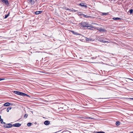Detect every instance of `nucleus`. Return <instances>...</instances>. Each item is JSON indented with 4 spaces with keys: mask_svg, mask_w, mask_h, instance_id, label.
<instances>
[{
    "mask_svg": "<svg viewBox=\"0 0 133 133\" xmlns=\"http://www.w3.org/2000/svg\"><path fill=\"white\" fill-rule=\"evenodd\" d=\"M39 14H41L43 12L42 11H38Z\"/></svg>",
    "mask_w": 133,
    "mask_h": 133,
    "instance_id": "obj_30",
    "label": "nucleus"
},
{
    "mask_svg": "<svg viewBox=\"0 0 133 133\" xmlns=\"http://www.w3.org/2000/svg\"><path fill=\"white\" fill-rule=\"evenodd\" d=\"M3 2L5 3L6 5L9 4V3L8 0H1Z\"/></svg>",
    "mask_w": 133,
    "mask_h": 133,
    "instance_id": "obj_8",
    "label": "nucleus"
},
{
    "mask_svg": "<svg viewBox=\"0 0 133 133\" xmlns=\"http://www.w3.org/2000/svg\"><path fill=\"white\" fill-rule=\"evenodd\" d=\"M77 10H75L73 8H72V9H70V12H75L77 11Z\"/></svg>",
    "mask_w": 133,
    "mask_h": 133,
    "instance_id": "obj_16",
    "label": "nucleus"
},
{
    "mask_svg": "<svg viewBox=\"0 0 133 133\" xmlns=\"http://www.w3.org/2000/svg\"><path fill=\"white\" fill-rule=\"evenodd\" d=\"M10 14V13H9L7 15H6L5 16V17L4 18V19H6L9 16Z\"/></svg>",
    "mask_w": 133,
    "mask_h": 133,
    "instance_id": "obj_18",
    "label": "nucleus"
},
{
    "mask_svg": "<svg viewBox=\"0 0 133 133\" xmlns=\"http://www.w3.org/2000/svg\"><path fill=\"white\" fill-rule=\"evenodd\" d=\"M12 103H9V102H6V103H5L4 104V106L6 107V106H9V105H12Z\"/></svg>",
    "mask_w": 133,
    "mask_h": 133,
    "instance_id": "obj_7",
    "label": "nucleus"
},
{
    "mask_svg": "<svg viewBox=\"0 0 133 133\" xmlns=\"http://www.w3.org/2000/svg\"><path fill=\"white\" fill-rule=\"evenodd\" d=\"M128 79L133 81V79H130V78H128Z\"/></svg>",
    "mask_w": 133,
    "mask_h": 133,
    "instance_id": "obj_36",
    "label": "nucleus"
},
{
    "mask_svg": "<svg viewBox=\"0 0 133 133\" xmlns=\"http://www.w3.org/2000/svg\"><path fill=\"white\" fill-rule=\"evenodd\" d=\"M2 119L1 118V116H0V121H1Z\"/></svg>",
    "mask_w": 133,
    "mask_h": 133,
    "instance_id": "obj_34",
    "label": "nucleus"
},
{
    "mask_svg": "<svg viewBox=\"0 0 133 133\" xmlns=\"http://www.w3.org/2000/svg\"><path fill=\"white\" fill-rule=\"evenodd\" d=\"M98 41L100 42L103 43L104 40L102 39H98Z\"/></svg>",
    "mask_w": 133,
    "mask_h": 133,
    "instance_id": "obj_25",
    "label": "nucleus"
},
{
    "mask_svg": "<svg viewBox=\"0 0 133 133\" xmlns=\"http://www.w3.org/2000/svg\"><path fill=\"white\" fill-rule=\"evenodd\" d=\"M99 31L100 32L102 31V32H105L106 31V30L105 29H102V28H100L99 30Z\"/></svg>",
    "mask_w": 133,
    "mask_h": 133,
    "instance_id": "obj_14",
    "label": "nucleus"
},
{
    "mask_svg": "<svg viewBox=\"0 0 133 133\" xmlns=\"http://www.w3.org/2000/svg\"><path fill=\"white\" fill-rule=\"evenodd\" d=\"M12 108V107H8L7 108L6 111L7 112H9V111L10 110H11Z\"/></svg>",
    "mask_w": 133,
    "mask_h": 133,
    "instance_id": "obj_19",
    "label": "nucleus"
},
{
    "mask_svg": "<svg viewBox=\"0 0 133 133\" xmlns=\"http://www.w3.org/2000/svg\"><path fill=\"white\" fill-rule=\"evenodd\" d=\"M81 16L83 17L84 18H91L92 17L90 16H88L87 15H85L83 14H80Z\"/></svg>",
    "mask_w": 133,
    "mask_h": 133,
    "instance_id": "obj_4",
    "label": "nucleus"
},
{
    "mask_svg": "<svg viewBox=\"0 0 133 133\" xmlns=\"http://www.w3.org/2000/svg\"><path fill=\"white\" fill-rule=\"evenodd\" d=\"M31 5H33L34 3V0H27Z\"/></svg>",
    "mask_w": 133,
    "mask_h": 133,
    "instance_id": "obj_10",
    "label": "nucleus"
},
{
    "mask_svg": "<svg viewBox=\"0 0 133 133\" xmlns=\"http://www.w3.org/2000/svg\"><path fill=\"white\" fill-rule=\"evenodd\" d=\"M13 126V124L10 123L7 124L3 125V127L5 128H10Z\"/></svg>",
    "mask_w": 133,
    "mask_h": 133,
    "instance_id": "obj_2",
    "label": "nucleus"
},
{
    "mask_svg": "<svg viewBox=\"0 0 133 133\" xmlns=\"http://www.w3.org/2000/svg\"><path fill=\"white\" fill-rule=\"evenodd\" d=\"M85 39L86 41L88 42H91L92 41H93V40L91 38H88L87 37H86V38H85Z\"/></svg>",
    "mask_w": 133,
    "mask_h": 133,
    "instance_id": "obj_11",
    "label": "nucleus"
},
{
    "mask_svg": "<svg viewBox=\"0 0 133 133\" xmlns=\"http://www.w3.org/2000/svg\"><path fill=\"white\" fill-rule=\"evenodd\" d=\"M88 28V29H90V30H92V29L93 28V27L92 26H90V27H89Z\"/></svg>",
    "mask_w": 133,
    "mask_h": 133,
    "instance_id": "obj_27",
    "label": "nucleus"
},
{
    "mask_svg": "<svg viewBox=\"0 0 133 133\" xmlns=\"http://www.w3.org/2000/svg\"><path fill=\"white\" fill-rule=\"evenodd\" d=\"M31 124L32 123H31L29 122L27 123V125L28 127H30L31 126Z\"/></svg>",
    "mask_w": 133,
    "mask_h": 133,
    "instance_id": "obj_21",
    "label": "nucleus"
},
{
    "mask_svg": "<svg viewBox=\"0 0 133 133\" xmlns=\"http://www.w3.org/2000/svg\"><path fill=\"white\" fill-rule=\"evenodd\" d=\"M26 96L29 97H30V96L29 95L25 93H23V96Z\"/></svg>",
    "mask_w": 133,
    "mask_h": 133,
    "instance_id": "obj_15",
    "label": "nucleus"
},
{
    "mask_svg": "<svg viewBox=\"0 0 133 133\" xmlns=\"http://www.w3.org/2000/svg\"><path fill=\"white\" fill-rule=\"evenodd\" d=\"M120 122L119 121H117L116 122V125L118 126L120 125Z\"/></svg>",
    "mask_w": 133,
    "mask_h": 133,
    "instance_id": "obj_17",
    "label": "nucleus"
},
{
    "mask_svg": "<svg viewBox=\"0 0 133 133\" xmlns=\"http://www.w3.org/2000/svg\"><path fill=\"white\" fill-rule=\"evenodd\" d=\"M13 92L15 93V94L19 95L21 96H23V92H21L20 91H14Z\"/></svg>",
    "mask_w": 133,
    "mask_h": 133,
    "instance_id": "obj_3",
    "label": "nucleus"
},
{
    "mask_svg": "<svg viewBox=\"0 0 133 133\" xmlns=\"http://www.w3.org/2000/svg\"><path fill=\"white\" fill-rule=\"evenodd\" d=\"M1 122V123L2 124H5V122H3V119H2L1 121H0Z\"/></svg>",
    "mask_w": 133,
    "mask_h": 133,
    "instance_id": "obj_22",
    "label": "nucleus"
},
{
    "mask_svg": "<svg viewBox=\"0 0 133 133\" xmlns=\"http://www.w3.org/2000/svg\"><path fill=\"white\" fill-rule=\"evenodd\" d=\"M89 118L91 119H93V118H92L91 117H89Z\"/></svg>",
    "mask_w": 133,
    "mask_h": 133,
    "instance_id": "obj_35",
    "label": "nucleus"
},
{
    "mask_svg": "<svg viewBox=\"0 0 133 133\" xmlns=\"http://www.w3.org/2000/svg\"><path fill=\"white\" fill-rule=\"evenodd\" d=\"M72 33L73 34H75V35H81V34H79V33H78L77 32H75L73 31H71Z\"/></svg>",
    "mask_w": 133,
    "mask_h": 133,
    "instance_id": "obj_12",
    "label": "nucleus"
},
{
    "mask_svg": "<svg viewBox=\"0 0 133 133\" xmlns=\"http://www.w3.org/2000/svg\"><path fill=\"white\" fill-rule=\"evenodd\" d=\"M78 14L79 15H81L80 14H81V12H79L78 13Z\"/></svg>",
    "mask_w": 133,
    "mask_h": 133,
    "instance_id": "obj_33",
    "label": "nucleus"
},
{
    "mask_svg": "<svg viewBox=\"0 0 133 133\" xmlns=\"http://www.w3.org/2000/svg\"><path fill=\"white\" fill-rule=\"evenodd\" d=\"M81 24L83 27H86L88 28L92 26L91 25H89L90 24H89L85 22H82L81 23Z\"/></svg>",
    "mask_w": 133,
    "mask_h": 133,
    "instance_id": "obj_1",
    "label": "nucleus"
},
{
    "mask_svg": "<svg viewBox=\"0 0 133 133\" xmlns=\"http://www.w3.org/2000/svg\"><path fill=\"white\" fill-rule=\"evenodd\" d=\"M109 42H108V41H104V40L103 43H108Z\"/></svg>",
    "mask_w": 133,
    "mask_h": 133,
    "instance_id": "obj_31",
    "label": "nucleus"
},
{
    "mask_svg": "<svg viewBox=\"0 0 133 133\" xmlns=\"http://www.w3.org/2000/svg\"><path fill=\"white\" fill-rule=\"evenodd\" d=\"M104 98H98V99H104Z\"/></svg>",
    "mask_w": 133,
    "mask_h": 133,
    "instance_id": "obj_38",
    "label": "nucleus"
},
{
    "mask_svg": "<svg viewBox=\"0 0 133 133\" xmlns=\"http://www.w3.org/2000/svg\"><path fill=\"white\" fill-rule=\"evenodd\" d=\"M50 122L49 121L46 120L44 122V124L46 125H48L50 124Z\"/></svg>",
    "mask_w": 133,
    "mask_h": 133,
    "instance_id": "obj_9",
    "label": "nucleus"
},
{
    "mask_svg": "<svg viewBox=\"0 0 133 133\" xmlns=\"http://www.w3.org/2000/svg\"><path fill=\"white\" fill-rule=\"evenodd\" d=\"M133 10L132 9H131L129 10V13L130 14H131L132 13Z\"/></svg>",
    "mask_w": 133,
    "mask_h": 133,
    "instance_id": "obj_23",
    "label": "nucleus"
},
{
    "mask_svg": "<svg viewBox=\"0 0 133 133\" xmlns=\"http://www.w3.org/2000/svg\"><path fill=\"white\" fill-rule=\"evenodd\" d=\"M71 9H69L68 8H65V10H69V11H70Z\"/></svg>",
    "mask_w": 133,
    "mask_h": 133,
    "instance_id": "obj_29",
    "label": "nucleus"
},
{
    "mask_svg": "<svg viewBox=\"0 0 133 133\" xmlns=\"http://www.w3.org/2000/svg\"><path fill=\"white\" fill-rule=\"evenodd\" d=\"M4 79L0 78V81H1Z\"/></svg>",
    "mask_w": 133,
    "mask_h": 133,
    "instance_id": "obj_32",
    "label": "nucleus"
},
{
    "mask_svg": "<svg viewBox=\"0 0 133 133\" xmlns=\"http://www.w3.org/2000/svg\"><path fill=\"white\" fill-rule=\"evenodd\" d=\"M28 116V114H25L24 115V117L25 118H27Z\"/></svg>",
    "mask_w": 133,
    "mask_h": 133,
    "instance_id": "obj_24",
    "label": "nucleus"
},
{
    "mask_svg": "<svg viewBox=\"0 0 133 133\" xmlns=\"http://www.w3.org/2000/svg\"><path fill=\"white\" fill-rule=\"evenodd\" d=\"M35 14L36 15H38V14H39L38 11L36 12H35Z\"/></svg>",
    "mask_w": 133,
    "mask_h": 133,
    "instance_id": "obj_28",
    "label": "nucleus"
},
{
    "mask_svg": "<svg viewBox=\"0 0 133 133\" xmlns=\"http://www.w3.org/2000/svg\"><path fill=\"white\" fill-rule=\"evenodd\" d=\"M96 132L97 133H105L104 132L102 131H97Z\"/></svg>",
    "mask_w": 133,
    "mask_h": 133,
    "instance_id": "obj_26",
    "label": "nucleus"
},
{
    "mask_svg": "<svg viewBox=\"0 0 133 133\" xmlns=\"http://www.w3.org/2000/svg\"><path fill=\"white\" fill-rule=\"evenodd\" d=\"M112 19L114 20H121L122 19L118 17H113L112 18Z\"/></svg>",
    "mask_w": 133,
    "mask_h": 133,
    "instance_id": "obj_13",
    "label": "nucleus"
},
{
    "mask_svg": "<svg viewBox=\"0 0 133 133\" xmlns=\"http://www.w3.org/2000/svg\"><path fill=\"white\" fill-rule=\"evenodd\" d=\"M102 15H107L108 14V13H105V12H102Z\"/></svg>",
    "mask_w": 133,
    "mask_h": 133,
    "instance_id": "obj_20",
    "label": "nucleus"
},
{
    "mask_svg": "<svg viewBox=\"0 0 133 133\" xmlns=\"http://www.w3.org/2000/svg\"><path fill=\"white\" fill-rule=\"evenodd\" d=\"M79 5L82 7L84 6L86 8L87 7V4L86 3H81L79 4Z\"/></svg>",
    "mask_w": 133,
    "mask_h": 133,
    "instance_id": "obj_5",
    "label": "nucleus"
},
{
    "mask_svg": "<svg viewBox=\"0 0 133 133\" xmlns=\"http://www.w3.org/2000/svg\"><path fill=\"white\" fill-rule=\"evenodd\" d=\"M130 133H133V131L130 132Z\"/></svg>",
    "mask_w": 133,
    "mask_h": 133,
    "instance_id": "obj_37",
    "label": "nucleus"
},
{
    "mask_svg": "<svg viewBox=\"0 0 133 133\" xmlns=\"http://www.w3.org/2000/svg\"><path fill=\"white\" fill-rule=\"evenodd\" d=\"M21 125V124L19 123H16L13 124V127H19Z\"/></svg>",
    "mask_w": 133,
    "mask_h": 133,
    "instance_id": "obj_6",
    "label": "nucleus"
},
{
    "mask_svg": "<svg viewBox=\"0 0 133 133\" xmlns=\"http://www.w3.org/2000/svg\"><path fill=\"white\" fill-rule=\"evenodd\" d=\"M131 99H132L133 100V98H131Z\"/></svg>",
    "mask_w": 133,
    "mask_h": 133,
    "instance_id": "obj_39",
    "label": "nucleus"
}]
</instances>
